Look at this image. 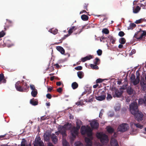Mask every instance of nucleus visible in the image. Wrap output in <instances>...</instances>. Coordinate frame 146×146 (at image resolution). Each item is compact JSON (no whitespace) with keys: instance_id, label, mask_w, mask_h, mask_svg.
<instances>
[{"instance_id":"f257e3e1","label":"nucleus","mask_w":146,"mask_h":146,"mask_svg":"<svg viewBox=\"0 0 146 146\" xmlns=\"http://www.w3.org/2000/svg\"><path fill=\"white\" fill-rule=\"evenodd\" d=\"M15 87L17 91L20 92H27L29 88L27 83L23 81L21 83L20 81L16 83Z\"/></svg>"},{"instance_id":"f03ea898","label":"nucleus","mask_w":146,"mask_h":146,"mask_svg":"<svg viewBox=\"0 0 146 146\" xmlns=\"http://www.w3.org/2000/svg\"><path fill=\"white\" fill-rule=\"evenodd\" d=\"M81 133L83 135L86 134L88 137L91 139H93L92 135V130L90 127L86 128L85 126H82L81 128Z\"/></svg>"},{"instance_id":"7ed1b4c3","label":"nucleus","mask_w":146,"mask_h":146,"mask_svg":"<svg viewBox=\"0 0 146 146\" xmlns=\"http://www.w3.org/2000/svg\"><path fill=\"white\" fill-rule=\"evenodd\" d=\"M97 137L100 139L101 142L102 144H106L108 141V136L105 134L102 133H98L97 134Z\"/></svg>"},{"instance_id":"20e7f679","label":"nucleus","mask_w":146,"mask_h":146,"mask_svg":"<svg viewBox=\"0 0 146 146\" xmlns=\"http://www.w3.org/2000/svg\"><path fill=\"white\" fill-rule=\"evenodd\" d=\"M130 111L135 117L136 120L137 119V103H131L129 105Z\"/></svg>"},{"instance_id":"39448f33","label":"nucleus","mask_w":146,"mask_h":146,"mask_svg":"<svg viewBox=\"0 0 146 146\" xmlns=\"http://www.w3.org/2000/svg\"><path fill=\"white\" fill-rule=\"evenodd\" d=\"M106 94L105 91L101 92H99L95 95V98L98 100L102 101L105 100L106 98Z\"/></svg>"},{"instance_id":"423d86ee","label":"nucleus","mask_w":146,"mask_h":146,"mask_svg":"<svg viewBox=\"0 0 146 146\" xmlns=\"http://www.w3.org/2000/svg\"><path fill=\"white\" fill-rule=\"evenodd\" d=\"M79 129L76 128L75 127H73L70 130L71 135L72 136V140H74L78 134Z\"/></svg>"},{"instance_id":"0eeeda50","label":"nucleus","mask_w":146,"mask_h":146,"mask_svg":"<svg viewBox=\"0 0 146 146\" xmlns=\"http://www.w3.org/2000/svg\"><path fill=\"white\" fill-rule=\"evenodd\" d=\"M129 128V126L128 124L123 123L118 127L117 130L118 131L124 132L127 130Z\"/></svg>"},{"instance_id":"6e6552de","label":"nucleus","mask_w":146,"mask_h":146,"mask_svg":"<svg viewBox=\"0 0 146 146\" xmlns=\"http://www.w3.org/2000/svg\"><path fill=\"white\" fill-rule=\"evenodd\" d=\"M59 132L62 135L63 137H65L66 136V130L64 125H60L58 128Z\"/></svg>"},{"instance_id":"1a4fd4ad","label":"nucleus","mask_w":146,"mask_h":146,"mask_svg":"<svg viewBox=\"0 0 146 146\" xmlns=\"http://www.w3.org/2000/svg\"><path fill=\"white\" fill-rule=\"evenodd\" d=\"M90 125L91 127L94 129H97L99 125L98 123L96 121H92L90 123Z\"/></svg>"},{"instance_id":"9d476101","label":"nucleus","mask_w":146,"mask_h":146,"mask_svg":"<svg viewBox=\"0 0 146 146\" xmlns=\"http://www.w3.org/2000/svg\"><path fill=\"white\" fill-rule=\"evenodd\" d=\"M41 138L40 137H38L35 138L34 146H40V145H43L42 143L40 142Z\"/></svg>"},{"instance_id":"9b49d317","label":"nucleus","mask_w":146,"mask_h":146,"mask_svg":"<svg viewBox=\"0 0 146 146\" xmlns=\"http://www.w3.org/2000/svg\"><path fill=\"white\" fill-rule=\"evenodd\" d=\"M143 113L137 109V121H139L143 120Z\"/></svg>"},{"instance_id":"f8f14e48","label":"nucleus","mask_w":146,"mask_h":146,"mask_svg":"<svg viewBox=\"0 0 146 146\" xmlns=\"http://www.w3.org/2000/svg\"><path fill=\"white\" fill-rule=\"evenodd\" d=\"M131 82L134 85H137V78L135 79V76L133 74H132L130 77Z\"/></svg>"},{"instance_id":"ddd939ff","label":"nucleus","mask_w":146,"mask_h":146,"mask_svg":"<svg viewBox=\"0 0 146 146\" xmlns=\"http://www.w3.org/2000/svg\"><path fill=\"white\" fill-rule=\"evenodd\" d=\"M110 144L111 146H119L117 140L114 138H112L111 139Z\"/></svg>"},{"instance_id":"4468645a","label":"nucleus","mask_w":146,"mask_h":146,"mask_svg":"<svg viewBox=\"0 0 146 146\" xmlns=\"http://www.w3.org/2000/svg\"><path fill=\"white\" fill-rule=\"evenodd\" d=\"M51 137L53 143L55 144L58 141L57 137L54 134H52L51 135Z\"/></svg>"},{"instance_id":"2eb2a0df","label":"nucleus","mask_w":146,"mask_h":146,"mask_svg":"<svg viewBox=\"0 0 146 146\" xmlns=\"http://www.w3.org/2000/svg\"><path fill=\"white\" fill-rule=\"evenodd\" d=\"M146 36V31H143L140 36L137 37V40H142L143 38H144Z\"/></svg>"},{"instance_id":"dca6fc26","label":"nucleus","mask_w":146,"mask_h":146,"mask_svg":"<svg viewBox=\"0 0 146 146\" xmlns=\"http://www.w3.org/2000/svg\"><path fill=\"white\" fill-rule=\"evenodd\" d=\"M78 28L77 27H76L75 26H72L70 28L69 30L68 31V34L70 35H71L73 32V31H75Z\"/></svg>"},{"instance_id":"f3484780","label":"nucleus","mask_w":146,"mask_h":146,"mask_svg":"<svg viewBox=\"0 0 146 146\" xmlns=\"http://www.w3.org/2000/svg\"><path fill=\"white\" fill-rule=\"evenodd\" d=\"M92 56L90 55L87 56L85 57L82 58L81 60L83 62H84L86 60H89L92 58Z\"/></svg>"},{"instance_id":"a211bd4d","label":"nucleus","mask_w":146,"mask_h":146,"mask_svg":"<svg viewBox=\"0 0 146 146\" xmlns=\"http://www.w3.org/2000/svg\"><path fill=\"white\" fill-rule=\"evenodd\" d=\"M66 130H70L72 128V125L71 123H68L65 124L64 125Z\"/></svg>"},{"instance_id":"6ab92c4d","label":"nucleus","mask_w":146,"mask_h":146,"mask_svg":"<svg viewBox=\"0 0 146 146\" xmlns=\"http://www.w3.org/2000/svg\"><path fill=\"white\" fill-rule=\"evenodd\" d=\"M137 41V33H135V35H134L133 39L131 40V44H133V45H135L136 43H134L136 42Z\"/></svg>"},{"instance_id":"aec40b11","label":"nucleus","mask_w":146,"mask_h":146,"mask_svg":"<svg viewBox=\"0 0 146 146\" xmlns=\"http://www.w3.org/2000/svg\"><path fill=\"white\" fill-rule=\"evenodd\" d=\"M57 50L59 51L61 54H64L65 53V50L64 48L60 46H58L56 48Z\"/></svg>"},{"instance_id":"412c9836","label":"nucleus","mask_w":146,"mask_h":146,"mask_svg":"<svg viewBox=\"0 0 146 146\" xmlns=\"http://www.w3.org/2000/svg\"><path fill=\"white\" fill-rule=\"evenodd\" d=\"M108 38L112 44H114L115 43V42L116 40V39L115 38L112 36L109 35L108 36Z\"/></svg>"},{"instance_id":"4be33fe9","label":"nucleus","mask_w":146,"mask_h":146,"mask_svg":"<svg viewBox=\"0 0 146 146\" xmlns=\"http://www.w3.org/2000/svg\"><path fill=\"white\" fill-rule=\"evenodd\" d=\"M76 127L78 129H80L81 125L82 124V122L80 120H78L76 122Z\"/></svg>"},{"instance_id":"5701e85b","label":"nucleus","mask_w":146,"mask_h":146,"mask_svg":"<svg viewBox=\"0 0 146 146\" xmlns=\"http://www.w3.org/2000/svg\"><path fill=\"white\" fill-rule=\"evenodd\" d=\"M85 141L86 143H87L86 145H88V144H90V145H92V139H91L90 137L88 138L87 137H86L85 138Z\"/></svg>"},{"instance_id":"b1692460","label":"nucleus","mask_w":146,"mask_h":146,"mask_svg":"<svg viewBox=\"0 0 146 146\" xmlns=\"http://www.w3.org/2000/svg\"><path fill=\"white\" fill-rule=\"evenodd\" d=\"M106 129L108 132L110 133H112L114 131L113 129L110 126H107Z\"/></svg>"},{"instance_id":"393cba45","label":"nucleus","mask_w":146,"mask_h":146,"mask_svg":"<svg viewBox=\"0 0 146 146\" xmlns=\"http://www.w3.org/2000/svg\"><path fill=\"white\" fill-rule=\"evenodd\" d=\"M127 93L129 95H131L133 93L134 91L131 87H129L127 89Z\"/></svg>"},{"instance_id":"a878e982","label":"nucleus","mask_w":146,"mask_h":146,"mask_svg":"<svg viewBox=\"0 0 146 146\" xmlns=\"http://www.w3.org/2000/svg\"><path fill=\"white\" fill-rule=\"evenodd\" d=\"M136 27V25L134 23H131L128 28V30H132Z\"/></svg>"},{"instance_id":"bb28decb","label":"nucleus","mask_w":146,"mask_h":146,"mask_svg":"<svg viewBox=\"0 0 146 146\" xmlns=\"http://www.w3.org/2000/svg\"><path fill=\"white\" fill-rule=\"evenodd\" d=\"M131 127L133 129H135V128H137V123H134L133 122H131L130 123Z\"/></svg>"},{"instance_id":"cd10ccee","label":"nucleus","mask_w":146,"mask_h":146,"mask_svg":"<svg viewBox=\"0 0 146 146\" xmlns=\"http://www.w3.org/2000/svg\"><path fill=\"white\" fill-rule=\"evenodd\" d=\"M34 98L31 99L30 100V104L33 106H36L38 105V102L37 101H34Z\"/></svg>"},{"instance_id":"c85d7f7f","label":"nucleus","mask_w":146,"mask_h":146,"mask_svg":"<svg viewBox=\"0 0 146 146\" xmlns=\"http://www.w3.org/2000/svg\"><path fill=\"white\" fill-rule=\"evenodd\" d=\"M81 18L84 21H87L88 19V17L85 15H83L81 16Z\"/></svg>"},{"instance_id":"c756f323","label":"nucleus","mask_w":146,"mask_h":146,"mask_svg":"<svg viewBox=\"0 0 146 146\" xmlns=\"http://www.w3.org/2000/svg\"><path fill=\"white\" fill-rule=\"evenodd\" d=\"M78 77L80 79L82 78L84 76V74L82 71H79L77 72Z\"/></svg>"},{"instance_id":"7c9ffc66","label":"nucleus","mask_w":146,"mask_h":146,"mask_svg":"<svg viewBox=\"0 0 146 146\" xmlns=\"http://www.w3.org/2000/svg\"><path fill=\"white\" fill-rule=\"evenodd\" d=\"M72 87L73 89H76L78 87V84L76 82H74L72 84Z\"/></svg>"},{"instance_id":"2f4dec72","label":"nucleus","mask_w":146,"mask_h":146,"mask_svg":"<svg viewBox=\"0 0 146 146\" xmlns=\"http://www.w3.org/2000/svg\"><path fill=\"white\" fill-rule=\"evenodd\" d=\"M122 94V93L121 92L119 91H118L117 92H116L115 95L113 96V97H119L121 96Z\"/></svg>"},{"instance_id":"473e14b6","label":"nucleus","mask_w":146,"mask_h":146,"mask_svg":"<svg viewBox=\"0 0 146 146\" xmlns=\"http://www.w3.org/2000/svg\"><path fill=\"white\" fill-rule=\"evenodd\" d=\"M97 65V64H91L90 65V66L91 68L93 69L96 70H98L99 69V67Z\"/></svg>"},{"instance_id":"72a5a7b5","label":"nucleus","mask_w":146,"mask_h":146,"mask_svg":"<svg viewBox=\"0 0 146 146\" xmlns=\"http://www.w3.org/2000/svg\"><path fill=\"white\" fill-rule=\"evenodd\" d=\"M119 42L121 44H123L126 42V40L124 38H121L119 39Z\"/></svg>"},{"instance_id":"f704fd0d","label":"nucleus","mask_w":146,"mask_h":146,"mask_svg":"<svg viewBox=\"0 0 146 146\" xmlns=\"http://www.w3.org/2000/svg\"><path fill=\"white\" fill-rule=\"evenodd\" d=\"M38 93L37 90L32 91L31 92V94L32 96L35 97L36 96Z\"/></svg>"},{"instance_id":"c9c22d12","label":"nucleus","mask_w":146,"mask_h":146,"mask_svg":"<svg viewBox=\"0 0 146 146\" xmlns=\"http://www.w3.org/2000/svg\"><path fill=\"white\" fill-rule=\"evenodd\" d=\"M100 59L96 57L95 58L94 60V63L95 64L98 65L100 64Z\"/></svg>"},{"instance_id":"e433bc0d","label":"nucleus","mask_w":146,"mask_h":146,"mask_svg":"<svg viewBox=\"0 0 146 146\" xmlns=\"http://www.w3.org/2000/svg\"><path fill=\"white\" fill-rule=\"evenodd\" d=\"M58 31L57 29H52L51 30L50 32L54 35H55L57 33Z\"/></svg>"},{"instance_id":"4c0bfd02","label":"nucleus","mask_w":146,"mask_h":146,"mask_svg":"<svg viewBox=\"0 0 146 146\" xmlns=\"http://www.w3.org/2000/svg\"><path fill=\"white\" fill-rule=\"evenodd\" d=\"M102 32L106 34H108L109 33V31L108 29L105 28L102 30Z\"/></svg>"},{"instance_id":"58836bf2","label":"nucleus","mask_w":146,"mask_h":146,"mask_svg":"<svg viewBox=\"0 0 146 146\" xmlns=\"http://www.w3.org/2000/svg\"><path fill=\"white\" fill-rule=\"evenodd\" d=\"M112 98L111 95L109 93L107 94V96L106 98L107 100H110Z\"/></svg>"},{"instance_id":"ea45409f","label":"nucleus","mask_w":146,"mask_h":146,"mask_svg":"<svg viewBox=\"0 0 146 146\" xmlns=\"http://www.w3.org/2000/svg\"><path fill=\"white\" fill-rule=\"evenodd\" d=\"M62 144L63 146H69L68 143L66 140H64L63 141Z\"/></svg>"},{"instance_id":"a19ab883","label":"nucleus","mask_w":146,"mask_h":146,"mask_svg":"<svg viewBox=\"0 0 146 146\" xmlns=\"http://www.w3.org/2000/svg\"><path fill=\"white\" fill-rule=\"evenodd\" d=\"M140 27H143L142 25H139L137 26V27H138V29H139V31H137V34H139V33L140 32H143V31H143L140 28Z\"/></svg>"},{"instance_id":"79ce46f5","label":"nucleus","mask_w":146,"mask_h":146,"mask_svg":"<svg viewBox=\"0 0 146 146\" xmlns=\"http://www.w3.org/2000/svg\"><path fill=\"white\" fill-rule=\"evenodd\" d=\"M97 54L98 56H101L102 54V50L101 49H99L97 51Z\"/></svg>"},{"instance_id":"37998d69","label":"nucleus","mask_w":146,"mask_h":146,"mask_svg":"<svg viewBox=\"0 0 146 146\" xmlns=\"http://www.w3.org/2000/svg\"><path fill=\"white\" fill-rule=\"evenodd\" d=\"M30 87L31 90H32V91H34L35 90H37L35 88V86L33 84H31L30 85Z\"/></svg>"},{"instance_id":"c03bdc74","label":"nucleus","mask_w":146,"mask_h":146,"mask_svg":"<svg viewBox=\"0 0 146 146\" xmlns=\"http://www.w3.org/2000/svg\"><path fill=\"white\" fill-rule=\"evenodd\" d=\"M103 80L101 79V78H98L97 79L96 81V83H101L103 81Z\"/></svg>"},{"instance_id":"a18cd8bd","label":"nucleus","mask_w":146,"mask_h":146,"mask_svg":"<svg viewBox=\"0 0 146 146\" xmlns=\"http://www.w3.org/2000/svg\"><path fill=\"white\" fill-rule=\"evenodd\" d=\"M124 35L125 33L124 32L122 31H120L118 33V35L121 37L123 36Z\"/></svg>"},{"instance_id":"49530a36","label":"nucleus","mask_w":146,"mask_h":146,"mask_svg":"<svg viewBox=\"0 0 146 146\" xmlns=\"http://www.w3.org/2000/svg\"><path fill=\"white\" fill-rule=\"evenodd\" d=\"M133 12L134 13H137V6H135L133 7Z\"/></svg>"},{"instance_id":"de8ad7c7","label":"nucleus","mask_w":146,"mask_h":146,"mask_svg":"<svg viewBox=\"0 0 146 146\" xmlns=\"http://www.w3.org/2000/svg\"><path fill=\"white\" fill-rule=\"evenodd\" d=\"M82 67L81 66H78L75 68V69L77 70H81L82 69Z\"/></svg>"},{"instance_id":"09e8293b","label":"nucleus","mask_w":146,"mask_h":146,"mask_svg":"<svg viewBox=\"0 0 146 146\" xmlns=\"http://www.w3.org/2000/svg\"><path fill=\"white\" fill-rule=\"evenodd\" d=\"M5 34V33L3 31L0 32V38L3 37Z\"/></svg>"},{"instance_id":"8fccbe9b","label":"nucleus","mask_w":146,"mask_h":146,"mask_svg":"<svg viewBox=\"0 0 146 146\" xmlns=\"http://www.w3.org/2000/svg\"><path fill=\"white\" fill-rule=\"evenodd\" d=\"M4 78V76L3 74L1 73L0 74V82Z\"/></svg>"},{"instance_id":"3c124183","label":"nucleus","mask_w":146,"mask_h":146,"mask_svg":"<svg viewBox=\"0 0 146 146\" xmlns=\"http://www.w3.org/2000/svg\"><path fill=\"white\" fill-rule=\"evenodd\" d=\"M136 52V51L135 49H132L131 50V52L129 53V55H132L133 54H134Z\"/></svg>"},{"instance_id":"603ef678","label":"nucleus","mask_w":146,"mask_h":146,"mask_svg":"<svg viewBox=\"0 0 146 146\" xmlns=\"http://www.w3.org/2000/svg\"><path fill=\"white\" fill-rule=\"evenodd\" d=\"M144 20V19L142 18L139 19L137 20V24L140 23H142Z\"/></svg>"},{"instance_id":"864d4df0","label":"nucleus","mask_w":146,"mask_h":146,"mask_svg":"<svg viewBox=\"0 0 146 146\" xmlns=\"http://www.w3.org/2000/svg\"><path fill=\"white\" fill-rule=\"evenodd\" d=\"M88 3H85L84 4V9H86L87 11H88L87 8L88 6Z\"/></svg>"},{"instance_id":"5fc2aeb1","label":"nucleus","mask_w":146,"mask_h":146,"mask_svg":"<svg viewBox=\"0 0 146 146\" xmlns=\"http://www.w3.org/2000/svg\"><path fill=\"white\" fill-rule=\"evenodd\" d=\"M84 27H85L84 26V27H83L81 29H79L78 30L79 31L78 32H77V33H75V34H76L77 33H79V34L82 31H83V29L84 28Z\"/></svg>"},{"instance_id":"6e6d98bb","label":"nucleus","mask_w":146,"mask_h":146,"mask_svg":"<svg viewBox=\"0 0 146 146\" xmlns=\"http://www.w3.org/2000/svg\"><path fill=\"white\" fill-rule=\"evenodd\" d=\"M46 97L49 99H50L52 98V96L50 94L48 93L46 95Z\"/></svg>"},{"instance_id":"4d7b16f0","label":"nucleus","mask_w":146,"mask_h":146,"mask_svg":"<svg viewBox=\"0 0 146 146\" xmlns=\"http://www.w3.org/2000/svg\"><path fill=\"white\" fill-rule=\"evenodd\" d=\"M48 91L47 92H51L52 90L53 89V88L51 86L48 87Z\"/></svg>"},{"instance_id":"13d9d810","label":"nucleus","mask_w":146,"mask_h":146,"mask_svg":"<svg viewBox=\"0 0 146 146\" xmlns=\"http://www.w3.org/2000/svg\"><path fill=\"white\" fill-rule=\"evenodd\" d=\"M143 127V125L137 123V128H139L140 129H142Z\"/></svg>"},{"instance_id":"bf43d9fd","label":"nucleus","mask_w":146,"mask_h":146,"mask_svg":"<svg viewBox=\"0 0 146 146\" xmlns=\"http://www.w3.org/2000/svg\"><path fill=\"white\" fill-rule=\"evenodd\" d=\"M62 91V90L61 88H59L57 89V91L59 93H61Z\"/></svg>"},{"instance_id":"052dcab7","label":"nucleus","mask_w":146,"mask_h":146,"mask_svg":"<svg viewBox=\"0 0 146 146\" xmlns=\"http://www.w3.org/2000/svg\"><path fill=\"white\" fill-rule=\"evenodd\" d=\"M25 141H23L21 142V144L20 146H25Z\"/></svg>"},{"instance_id":"680f3d73","label":"nucleus","mask_w":146,"mask_h":146,"mask_svg":"<svg viewBox=\"0 0 146 146\" xmlns=\"http://www.w3.org/2000/svg\"><path fill=\"white\" fill-rule=\"evenodd\" d=\"M75 146H83V145L82 143L79 142L76 144Z\"/></svg>"},{"instance_id":"e2e57ef3","label":"nucleus","mask_w":146,"mask_h":146,"mask_svg":"<svg viewBox=\"0 0 146 146\" xmlns=\"http://www.w3.org/2000/svg\"><path fill=\"white\" fill-rule=\"evenodd\" d=\"M70 35L68 34H67L66 35H65L61 39H62V40H64L65 39L66 37H68Z\"/></svg>"},{"instance_id":"0e129e2a","label":"nucleus","mask_w":146,"mask_h":146,"mask_svg":"<svg viewBox=\"0 0 146 146\" xmlns=\"http://www.w3.org/2000/svg\"><path fill=\"white\" fill-rule=\"evenodd\" d=\"M45 140L46 141H48L49 140V137L48 135H46V137H45Z\"/></svg>"},{"instance_id":"69168bd1","label":"nucleus","mask_w":146,"mask_h":146,"mask_svg":"<svg viewBox=\"0 0 146 146\" xmlns=\"http://www.w3.org/2000/svg\"><path fill=\"white\" fill-rule=\"evenodd\" d=\"M61 82H56V84L57 86H60L61 84Z\"/></svg>"},{"instance_id":"338daca9","label":"nucleus","mask_w":146,"mask_h":146,"mask_svg":"<svg viewBox=\"0 0 146 146\" xmlns=\"http://www.w3.org/2000/svg\"><path fill=\"white\" fill-rule=\"evenodd\" d=\"M45 116H43L41 117L40 118V119L41 120H45L46 119V117H44Z\"/></svg>"},{"instance_id":"774afa93","label":"nucleus","mask_w":146,"mask_h":146,"mask_svg":"<svg viewBox=\"0 0 146 146\" xmlns=\"http://www.w3.org/2000/svg\"><path fill=\"white\" fill-rule=\"evenodd\" d=\"M143 102L145 105L146 106V96H145L144 98Z\"/></svg>"}]
</instances>
